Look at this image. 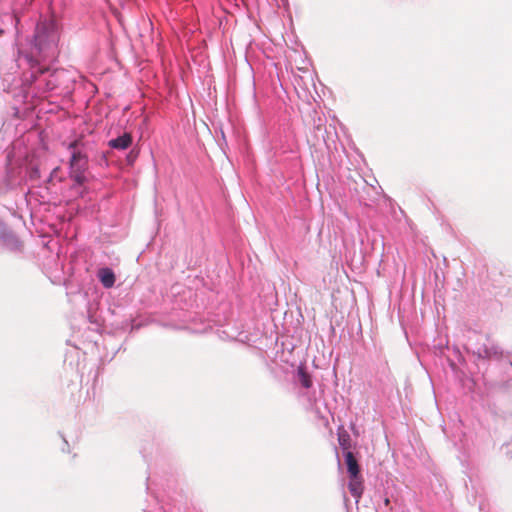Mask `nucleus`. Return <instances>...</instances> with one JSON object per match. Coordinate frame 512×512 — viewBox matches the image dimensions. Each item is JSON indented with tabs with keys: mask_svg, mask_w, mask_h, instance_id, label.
<instances>
[{
	"mask_svg": "<svg viewBox=\"0 0 512 512\" xmlns=\"http://www.w3.org/2000/svg\"><path fill=\"white\" fill-rule=\"evenodd\" d=\"M87 165V157L81 152L73 151L70 159V177L78 185H82L86 181L85 171L87 169Z\"/></svg>",
	"mask_w": 512,
	"mask_h": 512,
	"instance_id": "nucleus-1",
	"label": "nucleus"
},
{
	"mask_svg": "<svg viewBox=\"0 0 512 512\" xmlns=\"http://www.w3.org/2000/svg\"><path fill=\"white\" fill-rule=\"evenodd\" d=\"M449 421H443L441 425L444 434L450 438L455 445L462 444L466 433L462 418H448Z\"/></svg>",
	"mask_w": 512,
	"mask_h": 512,
	"instance_id": "nucleus-2",
	"label": "nucleus"
},
{
	"mask_svg": "<svg viewBox=\"0 0 512 512\" xmlns=\"http://www.w3.org/2000/svg\"><path fill=\"white\" fill-rule=\"evenodd\" d=\"M348 489L353 497L356 498V502L358 503L359 499L362 497L364 487H363V479L361 475L356 477H349Z\"/></svg>",
	"mask_w": 512,
	"mask_h": 512,
	"instance_id": "nucleus-3",
	"label": "nucleus"
},
{
	"mask_svg": "<svg viewBox=\"0 0 512 512\" xmlns=\"http://www.w3.org/2000/svg\"><path fill=\"white\" fill-rule=\"evenodd\" d=\"M345 464L349 477H356L360 475V466L353 452L347 451L344 453Z\"/></svg>",
	"mask_w": 512,
	"mask_h": 512,
	"instance_id": "nucleus-4",
	"label": "nucleus"
},
{
	"mask_svg": "<svg viewBox=\"0 0 512 512\" xmlns=\"http://www.w3.org/2000/svg\"><path fill=\"white\" fill-rule=\"evenodd\" d=\"M132 144V136L130 133L123 135L109 141V146L114 149L124 150Z\"/></svg>",
	"mask_w": 512,
	"mask_h": 512,
	"instance_id": "nucleus-5",
	"label": "nucleus"
},
{
	"mask_svg": "<svg viewBox=\"0 0 512 512\" xmlns=\"http://www.w3.org/2000/svg\"><path fill=\"white\" fill-rule=\"evenodd\" d=\"M98 277L106 288H111L115 283L114 272L109 268H102L98 272Z\"/></svg>",
	"mask_w": 512,
	"mask_h": 512,
	"instance_id": "nucleus-6",
	"label": "nucleus"
},
{
	"mask_svg": "<svg viewBox=\"0 0 512 512\" xmlns=\"http://www.w3.org/2000/svg\"><path fill=\"white\" fill-rule=\"evenodd\" d=\"M338 442L344 453L350 451L351 438L349 433L344 429L343 425L338 427Z\"/></svg>",
	"mask_w": 512,
	"mask_h": 512,
	"instance_id": "nucleus-7",
	"label": "nucleus"
},
{
	"mask_svg": "<svg viewBox=\"0 0 512 512\" xmlns=\"http://www.w3.org/2000/svg\"><path fill=\"white\" fill-rule=\"evenodd\" d=\"M299 381L301 385L305 388H310L312 386V379L310 375L303 369H299L298 371Z\"/></svg>",
	"mask_w": 512,
	"mask_h": 512,
	"instance_id": "nucleus-8",
	"label": "nucleus"
},
{
	"mask_svg": "<svg viewBox=\"0 0 512 512\" xmlns=\"http://www.w3.org/2000/svg\"><path fill=\"white\" fill-rule=\"evenodd\" d=\"M32 69L33 71L31 76L33 78V81H37L42 75L50 72V68L40 67L38 65L32 66Z\"/></svg>",
	"mask_w": 512,
	"mask_h": 512,
	"instance_id": "nucleus-9",
	"label": "nucleus"
},
{
	"mask_svg": "<svg viewBox=\"0 0 512 512\" xmlns=\"http://www.w3.org/2000/svg\"><path fill=\"white\" fill-rule=\"evenodd\" d=\"M10 235L6 224L0 219V239L6 238Z\"/></svg>",
	"mask_w": 512,
	"mask_h": 512,
	"instance_id": "nucleus-10",
	"label": "nucleus"
},
{
	"mask_svg": "<svg viewBox=\"0 0 512 512\" xmlns=\"http://www.w3.org/2000/svg\"><path fill=\"white\" fill-rule=\"evenodd\" d=\"M56 86H57V84H56L55 82L51 81V80L47 81V83H46V88H47L48 90H52V89H54Z\"/></svg>",
	"mask_w": 512,
	"mask_h": 512,
	"instance_id": "nucleus-11",
	"label": "nucleus"
},
{
	"mask_svg": "<svg viewBox=\"0 0 512 512\" xmlns=\"http://www.w3.org/2000/svg\"><path fill=\"white\" fill-rule=\"evenodd\" d=\"M77 145H78V141H73V142H71V143L69 144V147H68V148H69V149H73V150H74V149L76 148V146H77Z\"/></svg>",
	"mask_w": 512,
	"mask_h": 512,
	"instance_id": "nucleus-12",
	"label": "nucleus"
},
{
	"mask_svg": "<svg viewBox=\"0 0 512 512\" xmlns=\"http://www.w3.org/2000/svg\"><path fill=\"white\" fill-rule=\"evenodd\" d=\"M63 440H64L65 445H67V446H68V441H66V439H65V438H63Z\"/></svg>",
	"mask_w": 512,
	"mask_h": 512,
	"instance_id": "nucleus-13",
	"label": "nucleus"
},
{
	"mask_svg": "<svg viewBox=\"0 0 512 512\" xmlns=\"http://www.w3.org/2000/svg\"><path fill=\"white\" fill-rule=\"evenodd\" d=\"M385 504H386V505H388V504H389V500H388V499H386V500H385Z\"/></svg>",
	"mask_w": 512,
	"mask_h": 512,
	"instance_id": "nucleus-14",
	"label": "nucleus"
},
{
	"mask_svg": "<svg viewBox=\"0 0 512 512\" xmlns=\"http://www.w3.org/2000/svg\"><path fill=\"white\" fill-rule=\"evenodd\" d=\"M159 512H165V511H162V510L160 509V511H159Z\"/></svg>",
	"mask_w": 512,
	"mask_h": 512,
	"instance_id": "nucleus-15",
	"label": "nucleus"
}]
</instances>
